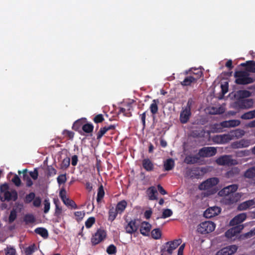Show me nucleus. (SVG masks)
<instances>
[{
	"label": "nucleus",
	"mask_w": 255,
	"mask_h": 255,
	"mask_svg": "<svg viewBox=\"0 0 255 255\" xmlns=\"http://www.w3.org/2000/svg\"><path fill=\"white\" fill-rule=\"evenodd\" d=\"M34 232L36 234L40 235L44 239H46L48 237V231L45 228L38 227L35 229Z\"/></svg>",
	"instance_id": "33"
},
{
	"label": "nucleus",
	"mask_w": 255,
	"mask_h": 255,
	"mask_svg": "<svg viewBox=\"0 0 255 255\" xmlns=\"http://www.w3.org/2000/svg\"><path fill=\"white\" fill-rule=\"evenodd\" d=\"M220 208L217 207H214L208 208L204 213V216L206 218H211L220 213Z\"/></svg>",
	"instance_id": "13"
},
{
	"label": "nucleus",
	"mask_w": 255,
	"mask_h": 255,
	"mask_svg": "<svg viewBox=\"0 0 255 255\" xmlns=\"http://www.w3.org/2000/svg\"><path fill=\"white\" fill-rule=\"evenodd\" d=\"M95 223V218L93 217H89L85 222V226L87 228H90Z\"/></svg>",
	"instance_id": "47"
},
{
	"label": "nucleus",
	"mask_w": 255,
	"mask_h": 255,
	"mask_svg": "<svg viewBox=\"0 0 255 255\" xmlns=\"http://www.w3.org/2000/svg\"><path fill=\"white\" fill-rule=\"evenodd\" d=\"M107 237L106 232L101 229L97 230L96 232L93 235L91 239V242L93 246H96L102 242H103Z\"/></svg>",
	"instance_id": "5"
},
{
	"label": "nucleus",
	"mask_w": 255,
	"mask_h": 255,
	"mask_svg": "<svg viewBox=\"0 0 255 255\" xmlns=\"http://www.w3.org/2000/svg\"><path fill=\"white\" fill-rule=\"evenodd\" d=\"M175 163L173 159L169 158L164 162V168L166 171H169L172 170L174 167Z\"/></svg>",
	"instance_id": "31"
},
{
	"label": "nucleus",
	"mask_w": 255,
	"mask_h": 255,
	"mask_svg": "<svg viewBox=\"0 0 255 255\" xmlns=\"http://www.w3.org/2000/svg\"><path fill=\"white\" fill-rule=\"evenodd\" d=\"M197 82V78H194V76L190 75L185 78L184 80L181 82L180 84L183 86H191L192 83Z\"/></svg>",
	"instance_id": "27"
},
{
	"label": "nucleus",
	"mask_w": 255,
	"mask_h": 255,
	"mask_svg": "<svg viewBox=\"0 0 255 255\" xmlns=\"http://www.w3.org/2000/svg\"><path fill=\"white\" fill-rule=\"evenodd\" d=\"M35 250L36 246L33 244L25 249V255H31L35 252Z\"/></svg>",
	"instance_id": "42"
},
{
	"label": "nucleus",
	"mask_w": 255,
	"mask_h": 255,
	"mask_svg": "<svg viewBox=\"0 0 255 255\" xmlns=\"http://www.w3.org/2000/svg\"><path fill=\"white\" fill-rule=\"evenodd\" d=\"M238 247L236 245H231L219 250L216 255H232L237 251Z\"/></svg>",
	"instance_id": "10"
},
{
	"label": "nucleus",
	"mask_w": 255,
	"mask_h": 255,
	"mask_svg": "<svg viewBox=\"0 0 255 255\" xmlns=\"http://www.w3.org/2000/svg\"><path fill=\"white\" fill-rule=\"evenodd\" d=\"M219 182L217 177H212L207 179L199 184L198 188L200 190H208L217 185Z\"/></svg>",
	"instance_id": "6"
},
{
	"label": "nucleus",
	"mask_w": 255,
	"mask_h": 255,
	"mask_svg": "<svg viewBox=\"0 0 255 255\" xmlns=\"http://www.w3.org/2000/svg\"><path fill=\"white\" fill-rule=\"evenodd\" d=\"M117 252V248L114 245H110L107 249V252L109 255H113Z\"/></svg>",
	"instance_id": "55"
},
{
	"label": "nucleus",
	"mask_w": 255,
	"mask_h": 255,
	"mask_svg": "<svg viewBox=\"0 0 255 255\" xmlns=\"http://www.w3.org/2000/svg\"><path fill=\"white\" fill-rule=\"evenodd\" d=\"M191 116V112L190 111L183 109L180 114V121L181 124L187 123Z\"/></svg>",
	"instance_id": "18"
},
{
	"label": "nucleus",
	"mask_w": 255,
	"mask_h": 255,
	"mask_svg": "<svg viewBox=\"0 0 255 255\" xmlns=\"http://www.w3.org/2000/svg\"><path fill=\"white\" fill-rule=\"evenodd\" d=\"M70 159L69 157L64 158L61 164V169H67L70 165Z\"/></svg>",
	"instance_id": "45"
},
{
	"label": "nucleus",
	"mask_w": 255,
	"mask_h": 255,
	"mask_svg": "<svg viewBox=\"0 0 255 255\" xmlns=\"http://www.w3.org/2000/svg\"><path fill=\"white\" fill-rule=\"evenodd\" d=\"M216 227L215 224L211 221H205L200 223L197 227V231L201 234H207L213 232Z\"/></svg>",
	"instance_id": "4"
},
{
	"label": "nucleus",
	"mask_w": 255,
	"mask_h": 255,
	"mask_svg": "<svg viewBox=\"0 0 255 255\" xmlns=\"http://www.w3.org/2000/svg\"><path fill=\"white\" fill-rule=\"evenodd\" d=\"M33 205L35 207H39L41 203V199L40 197H35L33 200Z\"/></svg>",
	"instance_id": "61"
},
{
	"label": "nucleus",
	"mask_w": 255,
	"mask_h": 255,
	"mask_svg": "<svg viewBox=\"0 0 255 255\" xmlns=\"http://www.w3.org/2000/svg\"><path fill=\"white\" fill-rule=\"evenodd\" d=\"M86 122V118H82L77 120L73 125L72 128L75 130H78L80 128H82V126Z\"/></svg>",
	"instance_id": "32"
},
{
	"label": "nucleus",
	"mask_w": 255,
	"mask_h": 255,
	"mask_svg": "<svg viewBox=\"0 0 255 255\" xmlns=\"http://www.w3.org/2000/svg\"><path fill=\"white\" fill-rule=\"evenodd\" d=\"M245 178L254 179L255 178V166L251 167L247 169L243 174Z\"/></svg>",
	"instance_id": "25"
},
{
	"label": "nucleus",
	"mask_w": 255,
	"mask_h": 255,
	"mask_svg": "<svg viewBox=\"0 0 255 255\" xmlns=\"http://www.w3.org/2000/svg\"><path fill=\"white\" fill-rule=\"evenodd\" d=\"M249 73L245 71H237L235 72V82L239 85H247L254 83L255 79L249 77Z\"/></svg>",
	"instance_id": "3"
},
{
	"label": "nucleus",
	"mask_w": 255,
	"mask_h": 255,
	"mask_svg": "<svg viewBox=\"0 0 255 255\" xmlns=\"http://www.w3.org/2000/svg\"><path fill=\"white\" fill-rule=\"evenodd\" d=\"M254 236H255V227L252 230H251L250 231L244 234V236L246 238H250Z\"/></svg>",
	"instance_id": "63"
},
{
	"label": "nucleus",
	"mask_w": 255,
	"mask_h": 255,
	"mask_svg": "<svg viewBox=\"0 0 255 255\" xmlns=\"http://www.w3.org/2000/svg\"><path fill=\"white\" fill-rule=\"evenodd\" d=\"M63 202L68 207H71L73 209L77 208V206L75 202L73 200L70 199L69 198L65 199V200L63 201Z\"/></svg>",
	"instance_id": "44"
},
{
	"label": "nucleus",
	"mask_w": 255,
	"mask_h": 255,
	"mask_svg": "<svg viewBox=\"0 0 255 255\" xmlns=\"http://www.w3.org/2000/svg\"><path fill=\"white\" fill-rule=\"evenodd\" d=\"M243 67H246L247 72L251 73H255V61L253 60H249L245 63L241 64Z\"/></svg>",
	"instance_id": "23"
},
{
	"label": "nucleus",
	"mask_w": 255,
	"mask_h": 255,
	"mask_svg": "<svg viewBox=\"0 0 255 255\" xmlns=\"http://www.w3.org/2000/svg\"><path fill=\"white\" fill-rule=\"evenodd\" d=\"M146 192L150 200H157V191L154 186L149 187Z\"/></svg>",
	"instance_id": "26"
},
{
	"label": "nucleus",
	"mask_w": 255,
	"mask_h": 255,
	"mask_svg": "<svg viewBox=\"0 0 255 255\" xmlns=\"http://www.w3.org/2000/svg\"><path fill=\"white\" fill-rule=\"evenodd\" d=\"M140 222L138 219H133L130 221L125 227L127 233L132 234L137 231L139 226Z\"/></svg>",
	"instance_id": "9"
},
{
	"label": "nucleus",
	"mask_w": 255,
	"mask_h": 255,
	"mask_svg": "<svg viewBox=\"0 0 255 255\" xmlns=\"http://www.w3.org/2000/svg\"><path fill=\"white\" fill-rule=\"evenodd\" d=\"M247 218V215L245 213H241L236 216L230 222V225L234 226L237 225H241L240 224L244 222Z\"/></svg>",
	"instance_id": "14"
},
{
	"label": "nucleus",
	"mask_w": 255,
	"mask_h": 255,
	"mask_svg": "<svg viewBox=\"0 0 255 255\" xmlns=\"http://www.w3.org/2000/svg\"><path fill=\"white\" fill-rule=\"evenodd\" d=\"M151 235L153 239L158 240L161 237V232L159 228L154 229L151 232Z\"/></svg>",
	"instance_id": "39"
},
{
	"label": "nucleus",
	"mask_w": 255,
	"mask_h": 255,
	"mask_svg": "<svg viewBox=\"0 0 255 255\" xmlns=\"http://www.w3.org/2000/svg\"><path fill=\"white\" fill-rule=\"evenodd\" d=\"M241 118L244 120H250L253 119L251 111L244 113L241 116Z\"/></svg>",
	"instance_id": "60"
},
{
	"label": "nucleus",
	"mask_w": 255,
	"mask_h": 255,
	"mask_svg": "<svg viewBox=\"0 0 255 255\" xmlns=\"http://www.w3.org/2000/svg\"><path fill=\"white\" fill-rule=\"evenodd\" d=\"M200 175L198 170L196 168L187 169L185 173V177L189 178H198Z\"/></svg>",
	"instance_id": "20"
},
{
	"label": "nucleus",
	"mask_w": 255,
	"mask_h": 255,
	"mask_svg": "<svg viewBox=\"0 0 255 255\" xmlns=\"http://www.w3.org/2000/svg\"><path fill=\"white\" fill-rule=\"evenodd\" d=\"M29 175L33 180H35L37 179L38 177V169L37 168H35L33 171L29 172Z\"/></svg>",
	"instance_id": "53"
},
{
	"label": "nucleus",
	"mask_w": 255,
	"mask_h": 255,
	"mask_svg": "<svg viewBox=\"0 0 255 255\" xmlns=\"http://www.w3.org/2000/svg\"><path fill=\"white\" fill-rule=\"evenodd\" d=\"M173 213L171 209H166L163 211L161 218L165 219L170 217L172 215Z\"/></svg>",
	"instance_id": "52"
},
{
	"label": "nucleus",
	"mask_w": 255,
	"mask_h": 255,
	"mask_svg": "<svg viewBox=\"0 0 255 255\" xmlns=\"http://www.w3.org/2000/svg\"><path fill=\"white\" fill-rule=\"evenodd\" d=\"M253 100L251 99H238L234 104V107L237 109H246L252 107Z\"/></svg>",
	"instance_id": "7"
},
{
	"label": "nucleus",
	"mask_w": 255,
	"mask_h": 255,
	"mask_svg": "<svg viewBox=\"0 0 255 255\" xmlns=\"http://www.w3.org/2000/svg\"><path fill=\"white\" fill-rule=\"evenodd\" d=\"M251 93L250 91L247 90H239L235 92L234 94V97L237 100L238 99H246L250 97Z\"/></svg>",
	"instance_id": "22"
},
{
	"label": "nucleus",
	"mask_w": 255,
	"mask_h": 255,
	"mask_svg": "<svg viewBox=\"0 0 255 255\" xmlns=\"http://www.w3.org/2000/svg\"><path fill=\"white\" fill-rule=\"evenodd\" d=\"M23 220L26 224H32L35 222V218L32 214H26L24 217Z\"/></svg>",
	"instance_id": "37"
},
{
	"label": "nucleus",
	"mask_w": 255,
	"mask_h": 255,
	"mask_svg": "<svg viewBox=\"0 0 255 255\" xmlns=\"http://www.w3.org/2000/svg\"><path fill=\"white\" fill-rule=\"evenodd\" d=\"M238 186L236 184H232L226 186L218 192L220 196H224L225 203L230 205L237 201L234 193L237 190Z\"/></svg>",
	"instance_id": "1"
},
{
	"label": "nucleus",
	"mask_w": 255,
	"mask_h": 255,
	"mask_svg": "<svg viewBox=\"0 0 255 255\" xmlns=\"http://www.w3.org/2000/svg\"><path fill=\"white\" fill-rule=\"evenodd\" d=\"M104 118L102 114L96 115L93 119V121L96 124L101 123L104 121Z\"/></svg>",
	"instance_id": "51"
},
{
	"label": "nucleus",
	"mask_w": 255,
	"mask_h": 255,
	"mask_svg": "<svg viewBox=\"0 0 255 255\" xmlns=\"http://www.w3.org/2000/svg\"><path fill=\"white\" fill-rule=\"evenodd\" d=\"M4 200L7 201H15L18 198L17 192L15 190L5 192L3 194Z\"/></svg>",
	"instance_id": "17"
},
{
	"label": "nucleus",
	"mask_w": 255,
	"mask_h": 255,
	"mask_svg": "<svg viewBox=\"0 0 255 255\" xmlns=\"http://www.w3.org/2000/svg\"><path fill=\"white\" fill-rule=\"evenodd\" d=\"M234 226V227L232 228V229L233 230V232L236 235L240 233L244 228L243 225H237Z\"/></svg>",
	"instance_id": "49"
},
{
	"label": "nucleus",
	"mask_w": 255,
	"mask_h": 255,
	"mask_svg": "<svg viewBox=\"0 0 255 255\" xmlns=\"http://www.w3.org/2000/svg\"><path fill=\"white\" fill-rule=\"evenodd\" d=\"M127 206V202L125 200H122L117 204L116 207L115 209L119 212V214H122L125 210Z\"/></svg>",
	"instance_id": "34"
},
{
	"label": "nucleus",
	"mask_w": 255,
	"mask_h": 255,
	"mask_svg": "<svg viewBox=\"0 0 255 255\" xmlns=\"http://www.w3.org/2000/svg\"><path fill=\"white\" fill-rule=\"evenodd\" d=\"M255 202L253 200H250L244 202L239 205L238 209L240 210H245L255 205Z\"/></svg>",
	"instance_id": "29"
},
{
	"label": "nucleus",
	"mask_w": 255,
	"mask_h": 255,
	"mask_svg": "<svg viewBox=\"0 0 255 255\" xmlns=\"http://www.w3.org/2000/svg\"><path fill=\"white\" fill-rule=\"evenodd\" d=\"M54 203L55 205V216L59 217L62 213V208L59 206V201L58 199H54Z\"/></svg>",
	"instance_id": "40"
},
{
	"label": "nucleus",
	"mask_w": 255,
	"mask_h": 255,
	"mask_svg": "<svg viewBox=\"0 0 255 255\" xmlns=\"http://www.w3.org/2000/svg\"><path fill=\"white\" fill-rule=\"evenodd\" d=\"M35 197V193L33 192H31L25 196L24 201L25 203L29 204L34 200Z\"/></svg>",
	"instance_id": "43"
},
{
	"label": "nucleus",
	"mask_w": 255,
	"mask_h": 255,
	"mask_svg": "<svg viewBox=\"0 0 255 255\" xmlns=\"http://www.w3.org/2000/svg\"><path fill=\"white\" fill-rule=\"evenodd\" d=\"M151 229V225L147 222L143 221L140 224V232L144 236H148Z\"/></svg>",
	"instance_id": "15"
},
{
	"label": "nucleus",
	"mask_w": 255,
	"mask_h": 255,
	"mask_svg": "<svg viewBox=\"0 0 255 255\" xmlns=\"http://www.w3.org/2000/svg\"><path fill=\"white\" fill-rule=\"evenodd\" d=\"M105 195V191L104 190V187L102 185H101L98 188L97 197V201L99 203L101 202V200L103 198Z\"/></svg>",
	"instance_id": "38"
},
{
	"label": "nucleus",
	"mask_w": 255,
	"mask_h": 255,
	"mask_svg": "<svg viewBox=\"0 0 255 255\" xmlns=\"http://www.w3.org/2000/svg\"><path fill=\"white\" fill-rule=\"evenodd\" d=\"M17 217V213L15 210L13 209L10 211V215L8 218L9 223H12Z\"/></svg>",
	"instance_id": "46"
},
{
	"label": "nucleus",
	"mask_w": 255,
	"mask_h": 255,
	"mask_svg": "<svg viewBox=\"0 0 255 255\" xmlns=\"http://www.w3.org/2000/svg\"><path fill=\"white\" fill-rule=\"evenodd\" d=\"M22 179L25 182L26 187H30L33 185V182L31 179L29 174L23 175Z\"/></svg>",
	"instance_id": "41"
},
{
	"label": "nucleus",
	"mask_w": 255,
	"mask_h": 255,
	"mask_svg": "<svg viewBox=\"0 0 255 255\" xmlns=\"http://www.w3.org/2000/svg\"><path fill=\"white\" fill-rule=\"evenodd\" d=\"M142 166L148 172L153 171L154 168L153 162L148 158H144L142 160Z\"/></svg>",
	"instance_id": "19"
},
{
	"label": "nucleus",
	"mask_w": 255,
	"mask_h": 255,
	"mask_svg": "<svg viewBox=\"0 0 255 255\" xmlns=\"http://www.w3.org/2000/svg\"><path fill=\"white\" fill-rule=\"evenodd\" d=\"M57 180L59 185L65 183L67 181L66 174L59 175L57 178Z\"/></svg>",
	"instance_id": "50"
},
{
	"label": "nucleus",
	"mask_w": 255,
	"mask_h": 255,
	"mask_svg": "<svg viewBox=\"0 0 255 255\" xmlns=\"http://www.w3.org/2000/svg\"><path fill=\"white\" fill-rule=\"evenodd\" d=\"M106 128H101L99 131L97 133V139L100 141L103 136L107 132Z\"/></svg>",
	"instance_id": "48"
},
{
	"label": "nucleus",
	"mask_w": 255,
	"mask_h": 255,
	"mask_svg": "<svg viewBox=\"0 0 255 255\" xmlns=\"http://www.w3.org/2000/svg\"><path fill=\"white\" fill-rule=\"evenodd\" d=\"M44 213H47L50 208V203L48 199H45L44 201Z\"/></svg>",
	"instance_id": "57"
},
{
	"label": "nucleus",
	"mask_w": 255,
	"mask_h": 255,
	"mask_svg": "<svg viewBox=\"0 0 255 255\" xmlns=\"http://www.w3.org/2000/svg\"><path fill=\"white\" fill-rule=\"evenodd\" d=\"M185 75L188 74L195 75L194 78H197V81L203 75V72L201 69H194L193 68H190L188 70H186L184 72Z\"/></svg>",
	"instance_id": "24"
},
{
	"label": "nucleus",
	"mask_w": 255,
	"mask_h": 255,
	"mask_svg": "<svg viewBox=\"0 0 255 255\" xmlns=\"http://www.w3.org/2000/svg\"><path fill=\"white\" fill-rule=\"evenodd\" d=\"M94 129V126L90 123H84L82 126V130L86 133H91Z\"/></svg>",
	"instance_id": "36"
},
{
	"label": "nucleus",
	"mask_w": 255,
	"mask_h": 255,
	"mask_svg": "<svg viewBox=\"0 0 255 255\" xmlns=\"http://www.w3.org/2000/svg\"><path fill=\"white\" fill-rule=\"evenodd\" d=\"M199 159L198 155H187L185 158L184 162L188 164H193L197 163Z\"/></svg>",
	"instance_id": "30"
},
{
	"label": "nucleus",
	"mask_w": 255,
	"mask_h": 255,
	"mask_svg": "<svg viewBox=\"0 0 255 255\" xmlns=\"http://www.w3.org/2000/svg\"><path fill=\"white\" fill-rule=\"evenodd\" d=\"M11 181L17 187H19L21 184V181L18 175H15L12 178Z\"/></svg>",
	"instance_id": "54"
},
{
	"label": "nucleus",
	"mask_w": 255,
	"mask_h": 255,
	"mask_svg": "<svg viewBox=\"0 0 255 255\" xmlns=\"http://www.w3.org/2000/svg\"><path fill=\"white\" fill-rule=\"evenodd\" d=\"M66 191L64 188H62L61 189L60 193H59V196L61 198L62 201L65 200V199H67L68 198L66 197Z\"/></svg>",
	"instance_id": "62"
},
{
	"label": "nucleus",
	"mask_w": 255,
	"mask_h": 255,
	"mask_svg": "<svg viewBox=\"0 0 255 255\" xmlns=\"http://www.w3.org/2000/svg\"><path fill=\"white\" fill-rule=\"evenodd\" d=\"M57 173L56 170L52 166H48L47 167V176H51L55 175Z\"/></svg>",
	"instance_id": "58"
},
{
	"label": "nucleus",
	"mask_w": 255,
	"mask_h": 255,
	"mask_svg": "<svg viewBox=\"0 0 255 255\" xmlns=\"http://www.w3.org/2000/svg\"><path fill=\"white\" fill-rule=\"evenodd\" d=\"M250 142L249 140L242 139L239 141L233 142L231 144V147L233 148H241L248 147L250 145Z\"/></svg>",
	"instance_id": "16"
},
{
	"label": "nucleus",
	"mask_w": 255,
	"mask_h": 255,
	"mask_svg": "<svg viewBox=\"0 0 255 255\" xmlns=\"http://www.w3.org/2000/svg\"><path fill=\"white\" fill-rule=\"evenodd\" d=\"M233 161L230 155H223L216 160L217 163L220 165H231L234 164Z\"/></svg>",
	"instance_id": "12"
},
{
	"label": "nucleus",
	"mask_w": 255,
	"mask_h": 255,
	"mask_svg": "<svg viewBox=\"0 0 255 255\" xmlns=\"http://www.w3.org/2000/svg\"><path fill=\"white\" fill-rule=\"evenodd\" d=\"M118 213L119 212L114 207L110 208L109 211L108 220L111 222L113 221L116 218Z\"/></svg>",
	"instance_id": "35"
},
{
	"label": "nucleus",
	"mask_w": 255,
	"mask_h": 255,
	"mask_svg": "<svg viewBox=\"0 0 255 255\" xmlns=\"http://www.w3.org/2000/svg\"><path fill=\"white\" fill-rule=\"evenodd\" d=\"M77 221L81 220L85 216V213L82 211H77L74 213Z\"/></svg>",
	"instance_id": "59"
},
{
	"label": "nucleus",
	"mask_w": 255,
	"mask_h": 255,
	"mask_svg": "<svg viewBox=\"0 0 255 255\" xmlns=\"http://www.w3.org/2000/svg\"><path fill=\"white\" fill-rule=\"evenodd\" d=\"M240 124V121L237 120H232L223 121L220 124V126L222 128H230L238 126Z\"/></svg>",
	"instance_id": "21"
},
{
	"label": "nucleus",
	"mask_w": 255,
	"mask_h": 255,
	"mask_svg": "<svg viewBox=\"0 0 255 255\" xmlns=\"http://www.w3.org/2000/svg\"><path fill=\"white\" fill-rule=\"evenodd\" d=\"M62 134L68 137L69 139H73L74 136V132L67 129H64L62 132Z\"/></svg>",
	"instance_id": "56"
},
{
	"label": "nucleus",
	"mask_w": 255,
	"mask_h": 255,
	"mask_svg": "<svg viewBox=\"0 0 255 255\" xmlns=\"http://www.w3.org/2000/svg\"><path fill=\"white\" fill-rule=\"evenodd\" d=\"M217 153V149L215 147H204L199 149L198 155L201 157H209L213 156Z\"/></svg>",
	"instance_id": "8"
},
{
	"label": "nucleus",
	"mask_w": 255,
	"mask_h": 255,
	"mask_svg": "<svg viewBox=\"0 0 255 255\" xmlns=\"http://www.w3.org/2000/svg\"><path fill=\"white\" fill-rule=\"evenodd\" d=\"M159 100L158 99L153 100L150 104L149 109L152 114L153 119H154L155 115L157 113L158 110V104Z\"/></svg>",
	"instance_id": "28"
},
{
	"label": "nucleus",
	"mask_w": 255,
	"mask_h": 255,
	"mask_svg": "<svg viewBox=\"0 0 255 255\" xmlns=\"http://www.w3.org/2000/svg\"><path fill=\"white\" fill-rule=\"evenodd\" d=\"M244 134V130L237 129L231 131L230 133L217 135L215 137V140L218 143L224 144L229 142L236 136L243 135Z\"/></svg>",
	"instance_id": "2"
},
{
	"label": "nucleus",
	"mask_w": 255,
	"mask_h": 255,
	"mask_svg": "<svg viewBox=\"0 0 255 255\" xmlns=\"http://www.w3.org/2000/svg\"><path fill=\"white\" fill-rule=\"evenodd\" d=\"M15 250L12 248H8L5 251V255H15Z\"/></svg>",
	"instance_id": "64"
},
{
	"label": "nucleus",
	"mask_w": 255,
	"mask_h": 255,
	"mask_svg": "<svg viewBox=\"0 0 255 255\" xmlns=\"http://www.w3.org/2000/svg\"><path fill=\"white\" fill-rule=\"evenodd\" d=\"M181 243L182 240L180 239L166 242V245L167 246V252L170 255L172 254L173 251L176 249Z\"/></svg>",
	"instance_id": "11"
}]
</instances>
